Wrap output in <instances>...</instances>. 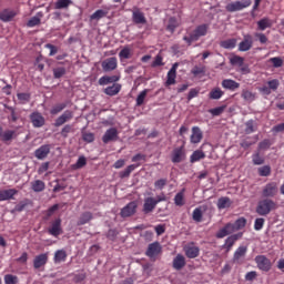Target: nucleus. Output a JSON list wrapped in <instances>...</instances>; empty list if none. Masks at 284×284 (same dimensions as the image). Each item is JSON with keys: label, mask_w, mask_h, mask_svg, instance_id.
I'll return each mask as SVG.
<instances>
[{"label": "nucleus", "mask_w": 284, "mask_h": 284, "mask_svg": "<svg viewBox=\"0 0 284 284\" xmlns=\"http://www.w3.org/2000/svg\"><path fill=\"white\" fill-rule=\"evenodd\" d=\"M247 225V220L245 217H239L235 223H227L225 226L219 230L215 234L216 239H225V236H230L233 232H239V230H243Z\"/></svg>", "instance_id": "nucleus-1"}, {"label": "nucleus", "mask_w": 284, "mask_h": 284, "mask_svg": "<svg viewBox=\"0 0 284 284\" xmlns=\"http://www.w3.org/2000/svg\"><path fill=\"white\" fill-rule=\"evenodd\" d=\"M207 32H210V24L202 23L191 32H189V36L183 37V41H185L186 45H192L195 41H199L201 37H206Z\"/></svg>", "instance_id": "nucleus-2"}, {"label": "nucleus", "mask_w": 284, "mask_h": 284, "mask_svg": "<svg viewBox=\"0 0 284 284\" xmlns=\"http://www.w3.org/2000/svg\"><path fill=\"white\" fill-rule=\"evenodd\" d=\"M276 207L277 205L274 200L266 197L257 203L255 212L258 214V216H267V214L273 212V210H276Z\"/></svg>", "instance_id": "nucleus-3"}, {"label": "nucleus", "mask_w": 284, "mask_h": 284, "mask_svg": "<svg viewBox=\"0 0 284 284\" xmlns=\"http://www.w3.org/2000/svg\"><path fill=\"white\" fill-rule=\"evenodd\" d=\"M252 6V0H241L226 4V12H241V10H245V8H250Z\"/></svg>", "instance_id": "nucleus-4"}, {"label": "nucleus", "mask_w": 284, "mask_h": 284, "mask_svg": "<svg viewBox=\"0 0 284 284\" xmlns=\"http://www.w3.org/2000/svg\"><path fill=\"white\" fill-rule=\"evenodd\" d=\"M278 194V183L268 182L262 190V196L264 199H274Z\"/></svg>", "instance_id": "nucleus-5"}, {"label": "nucleus", "mask_w": 284, "mask_h": 284, "mask_svg": "<svg viewBox=\"0 0 284 284\" xmlns=\"http://www.w3.org/2000/svg\"><path fill=\"white\" fill-rule=\"evenodd\" d=\"M132 22L135 26H145L148 23V18H145V13L139 9V7H133L132 9Z\"/></svg>", "instance_id": "nucleus-6"}, {"label": "nucleus", "mask_w": 284, "mask_h": 284, "mask_svg": "<svg viewBox=\"0 0 284 284\" xmlns=\"http://www.w3.org/2000/svg\"><path fill=\"white\" fill-rule=\"evenodd\" d=\"M48 233L51 236H61L63 234V229L61 227V217H57L50 222V226L48 227Z\"/></svg>", "instance_id": "nucleus-7"}, {"label": "nucleus", "mask_w": 284, "mask_h": 284, "mask_svg": "<svg viewBox=\"0 0 284 284\" xmlns=\"http://www.w3.org/2000/svg\"><path fill=\"white\" fill-rule=\"evenodd\" d=\"M255 263L262 272H270V270H272V261L265 255H257Z\"/></svg>", "instance_id": "nucleus-8"}, {"label": "nucleus", "mask_w": 284, "mask_h": 284, "mask_svg": "<svg viewBox=\"0 0 284 284\" xmlns=\"http://www.w3.org/2000/svg\"><path fill=\"white\" fill-rule=\"evenodd\" d=\"M186 258H197L201 254V248L194 244V242H190L183 247Z\"/></svg>", "instance_id": "nucleus-9"}, {"label": "nucleus", "mask_w": 284, "mask_h": 284, "mask_svg": "<svg viewBox=\"0 0 284 284\" xmlns=\"http://www.w3.org/2000/svg\"><path fill=\"white\" fill-rule=\"evenodd\" d=\"M136 207H139V204H136V202H130L121 210L120 216H122V219L133 216V214H136Z\"/></svg>", "instance_id": "nucleus-10"}, {"label": "nucleus", "mask_w": 284, "mask_h": 284, "mask_svg": "<svg viewBox=\"0 0 284 284\" xmlns=\"http://www.w3.org/2000/svg\"><path fill=\"white\" fill-rule=\"evenodd\" d=\"M176 70H179V63L175 62L166 74L165 88L176 84Z\"/></svg>", "instance_id": "nucleus-11"}, {"label": "nucleus", "mask_w": 284, "mask_h": 284, "mask_svg": "<svg viewBox=\"0 0 284 284\" xmlns=\"http://www.w3.org/2000/svg\"><path fill=\"white\" fill-rule=\"evenodd\" d=\"M74 118V112L67 110L64 111L54 122V128H61V125H64V123H68V121H72Z\"/></svg>", "instance_id": "nucleus-12"}, {"label": "nucleus", "mask_w": 284, "mask_h": 284, "mask_svg": "<svg viewBox=\"0 0 284 284\" xmlns=\"http://www.w3.org/2000/svg\"><path fill=\"white\" fill-rule=\"evenodd\" d=\"M101 65L103 72H112L113 70H116L119 61L116 60V58L112 57L102 61Z\"/></svg>", "instance_id": "nucleus-13"}, {"label": "nucleus", "mask_w": 284, "mask_h": 284, "mask_svg": "<svg viewBox=\"0 0 284 284\" xmlns=\"http://www.w3.org/2000/svg\"><path fill=\"white\" fill-rule=\"evenodd\" d=\"M161 252V244L159 242H153L149 244L148 250L145 252V256H149V258H155V256H159Z\"/></svg>", "instance_id": "nucleus-14"}, {"label": "nucleus", "mask_w": 284, "mask_h": 284, "mask_svg": "<svg viewBox=\"0 0 284 284\" xmlns=\"http://www.w3.org/2000/svg\"><path fill=\"white\" fill-rule=\"evenodd\" d=\"M171 161L172 163H182V161H185V148H175L172 152Z\"/></svg>", "instance_id": "nucleus-15"}, {"label": "nucleus", "mask_w": 284, "mask_h": 284, "mask_svg": "<svg viewBox=\"0 0 284 284\" xmlns=\"http://www.w3.org/2000/svg\"><path fill=\"white\" fill-rule=\"evenodd\" d=\"M118 139H119V130H116V128H110L103 134L102 142L108 144L112 141H116Z\"/></svg>", "instance_id": "nucleus-16"}, {"label": "nucleus", "mask_w": 284, "mask_h": 284, "mask_svg": "<svg viewBox=\"0 0 284 284\" xmlns=\"http://www.w3.org/2000/svg\"><path fill=\"white\" fill-rule=\"evenodd\" d=\"M48 258H49L48 253H41V254L37 255L33 258V267L36 270H41V267H45V265H48Z\"/></svg>", "instance_id": "nucleus-17"}, {"label": "nucleus", "mask_w": 284, "mask_h": 284, "mask_svg": "<svg viewBox=\"0 0 284 284\" xmlns=\"http://www.w3.org/2000/svg\"><path fill=\"white\" fill-rule=\"evenodd\" d=\"M252 45H254V39L250 34H245L242 42L239 44L240 52H247L252 50Z\"/></svg>", "instance_id": "nucleus-18"}, {"label": "nucleus", "mask_w": 284, "mask_h": 284, "mask_svg": "<svg viewBox=\"0 0 284 284\" xmlns=\"http://www.w3.org/2000/svg\"><path fill=\"white\" fill-rule=\"evenodd\" d=\"M30 121L33 128H43L45 125V118L40 112H33L30 114Z\"/></svg>", "instance_id": "nucleus-19"}, {"label": "nucleus", "mask_w": 284, "mask_h": 284, "mask_svg": "<svg viewBox=\"0 0 284 284\" xmlns=\"http://www.w3.org/2000/svg\"><path fill=\"white\" fill-rule=\"evenodd\" d=\"M51 146L50 144H43L34 151V156L39 161H43V159H48V154H50Z\"/></svg>", "instance_id": "nucleus-20"}, {"label": "nucleus", "mask_w": 284, "mask_h": 284, "mask_svg": "<svg viewBox=\"0 0 284 284\" xmlns=\"http://www.w3.org/2000/svg\"><path fill=\"white\" fill-rule=\"evenodd\" d=\"M240 239H243V233H237V234H233L230 235L226 240L225 243L223 245L224 250H226V252H231L232 247H234V244L236 243V241H239Z\"/></svg>", "instance_id": "nucleus-21"}, {"label": "nucleus", "mask_w": 284, "mask_h": 284, "mask_svg": "<svg viewBox=\"0 0 284 284\" xmlns=\"http://www.w3.org/2000/svg\"><path fill=\"white\" fill-rule=\"evenodd\" d=\"M17 14H19V12H17V10L3 9L0 12V21H3L4 23H10V21H12V19H14V17H17Z\"/></svg>", "instance_id": "nucleus-22"}, {"label": "nucleus", "mask_w": 284, "mask_h": 284, "mask_svg": "<svg viewBox=\"0 0 284 284\" xmlns=\"http://www.w3.org/2000/svg\"><path fill=\"white\" fill-rule=\"evenodd\" d=\"M19 194L17 189L0 190V201H12Z\"/></svg>", "instance_id": "nucleus-23"}, {"label": "nucleus", "mask_w": 284, "mask_h": 284, "mask_svg": "<svg viewBox=\"0 0 284 284\" xmlns=\"http://www.w3.org/2000/svg\"><path fill=\"white\" fill-rule=\"evenodd\" d=\"M156 209V202L154 197L144 199L142 212L143 214H151Z\"/></svg>", "instance_id": "nucleus-24"}, {"label": "nucleus", "mask_w": 284, "mask_h": 284, "mask_svg": "<svg viewBox=\"0 0 284 284\" xmlns=\"http://www.w3.org/2000/svg\"><path fill=\"white\" fill-rule=\"evenodd\" d=\"M187 262H185V256L183 254H178L172 262L173 270H176V272H181L183 267H185Z\"/></svg>", "instance_id": "nucleus-25"}, {"label": "nucleus", "mask_w": 284, "mask_h": 284, "mask_svg": "<svg viewBox=\"0 0 284 284\" xmlns=\"http://www.w3.org/2000/svg\"><path fill=\"white\" fill-rule=\"evenodd\" d=\"M0 139L3 143H8V141H12V139H17V131L7 130L3 132V126L0 125Z\"/></svg>", "instance_id": "nucleus-26"}, {"label": "nucleus", "mask_w": 284, "mask_h": 284, "mask_svg": "<svg viewBox=\"0 0 284 284\" xmlns=\"http://www.w3.org/2000/svg\"><path fill=\"white\" fill-rule=\"evenodd\" d=\"M222 88H224V90H230L231 92H235V90H239L241 88V83L232 79H224L222 81Z\"/></svg>", "instance_id": "nucleus-27"}, {"label": "nucleus", "mask_w": 284, "mask_h": 284, "mask_svg": "<svg viewBox=\"0 0 284 284\" xmlns=\"http://www.w3.org/2000/svg\"><path fill=\"white\" fill-rule=\"evenodd\" d=\"M191 143H201L203 141V131H201V128L199 126H193L192 128V134L190 138Z\"/></svg>", "instance_id": "nucleus-28"}, {"label": "nucleus", "mask_w": 284, "mask_h": 284, "mask_svg": "<svg viewBox=\"0 0 284 284\" xmlns=\"http://www.w3.org/2000/svg\"><path fill=\"white\" fill-rule=\"evenodd\" d=\"M121 81L120 75H104L99 79V85H108L110 83H116Z\"/></svg>", "instance_id": "nucleus-29"}, {"label": "nucleus", "mask_w": 284, "mask_h": 284, "mask_svg": "<svg viewBox=\"0 0 284 284\" xmlns=\"http://www.w3.org/2000/svg\"><path fill=\"white\" fill-rule=\"evenodd\" d=\"M245 254H247V246L237 247L233 255V262L241 263V258H245Z\"/></svg>", "instance_id": "nucleus-30"}, {"label": "nucleus", "mask_w": 284, "mask_h": 284, "mask_svg": "<svg viewBox=\"0 0 284 284\" xmlns=\"http://www.w3.org/2000/svg\"><path fill=\"white\" fill-rule=\"evenodd\" d=\"M92 219H94V215L92 214V212L90 211H85L83 213H81L77 225L81 226V225H87V223H90V221H92Z\"/></svg>", "instance_id": "nucleus-31"}, {"label": "nucleus", "mask_w": 284, "mask_h": 284, "mask_svg": "<svg viewBox=\"0 0 284 284\" xmlns=\"http://www.w3.org/2000/svg\"><path fill=\"white\" fill-rule=\"evenodd\" d=\"M41 19H43V11L38 12L27 22V28H36V26H41Z\"/></svg>", "instance_id": "nucleus-32"}, {"label": "nucleus", "mask_w": 284, "mask_h": 284, "mask_svg": "<svg viewBox=\"0 0 284 284\" xmlns=\"http://www.w3.org/2000/svg\"><path fill=\"white\" fill-rule=\"evenodd\" d=\"M217 210H227L232 207V200L229 196H222L217 200Z\"/></svg>", "instance_id": "nucleus-33"}, {"label": "nucleus", "mask_w": 284, "mask_h": 284, "mask_svg": "<svg viewBox=\"0 0 284 284\" xmlns=\"http://www.w3.org/2000/svg\"><path fill=\"white\" fill-rule=\"evenodd\" d=\"M121 92V84L119 83H114L111 87H106L104 89V94H106L108 97H116V94H119Z\"/></svg>", "instance_id": "nucleus-34"}, {"label": "nucleus", "mask_w": 284, "mask_h": 284, "mask_svg": "<svg viewBox=\"0 0 284 284\" xmlns=\"http://www.w3.org/2000/svg\"><path fill=\"white\" fill-rule=\"evenodd\" d=\"M108 14H109L108 10L98 9L95 12H93L90 16V21H101V19H105Z\"/></svg>", "instance_id": "nucleus-35"}, {"label": "nucleus", "mask_w": 284, "mask_h": 284, "mask_svg": "<svg viewBox=\"0 0 284 284\" xmlns=\"http://www.w3.org/2000/svg\"><path fill=\"white\" fill-rule=\"evenodd\" d=\"M174 204L178 205V207H183L185 205V189H182L176 195L174 196Z\"/></svg>", "instance_id": "nucleus-36"}, {"label": "nucleus", "mask_w": 284, "mask_h": 284, "mask_svg": "<svg viewBox=\"0 0 284 284\" xmlns=\"http://www.w3.org/2000/svg\"><path fill=\"white\" fill-rule=\"evenodd\" d=\"M67 258H68V253L65 252V250L55 251L54 257H53L54 263H63L67 261Z\"/></svg>", "instance_id": "nucleus-37"}, {"label": "nucleus", "mask_w": 284, "mask_h": 284, "mask_svg": "<svg viewBox=\"0 0 284 284\" xmlns=\"http://www.w3.org/2000/svg\"><path fill=\"white\" fill-rule=\"evenodd\" d=\"M202 159H205V152L196 150L191 154L190 163H197V161H202Z\"/></svg>", "instance_id": "nucleus-38"}, {"label": "nucleus", "mask_w": 284, "mask_h": 284, "mask_svg": "<svg viewBox=\"0 0 284 284\" xmlns=\"http://www.w3.org/2000/svg\"><path fill=\"white\" fill-rule=\"evenodd\" d=\"M241 97L244 99V101H248V103L256 100V93H253L247 89L242 90Z\"/></svg>", "instance_id": "nucleus-39"}, {"label": "nucleus", "mask_w": 284, "mask_h": 284, "mask_svg": "<svg viewBox=\"0 0 284 284\" xmlns=\"http://www.w3.org/2000/svg\"><path fill=\"white\" fill-rule=\"evenodd\" d=\"M179 28V20L176 18L171 17L169 19V23L166 26V30L171 32V34H174L175 30Z\"/></svg>", "instance_id": "nucleus-40"}, {"label": "nucleus", "mask_w": 284, "mask_h": 284, "mask_svg": "<svg viewBox=\"0 0 284 284\" xmlns=\"http://www.w3.org/2000/svg\"><path fill=\"white\" fill-rule=\"evenodd\" d=\"M31 189L33 190V192H43V190H45V182L41 180H36L31 182Z\"/></svg>", "instance_id": "nucleus-41"}, {"label": "nucleus", "mask_w": 284, "mask_h": 284, "mask_svg": "<svg viewBox=\"0 0 284 284\" xmlns=\"http://www.w3.org/2000/svg\"><path fill=\"white\" fill-rule=\"evenodd\" d=\"M253 165H263L265 163V156L261 154V151H256L252 155Z\"/></svg>", "instance_id": "nucleus-42"}, {"label": "nucleus", "mask_w": 284, "mask_h": 284, "mask_svg": "<svg viewBox=\"0 0 284 284\" xmlns=\"http://www.w3.org/2000/svg\"><path fill=\"white\" fill-rule=\"evenodd\" d=\"M221 48L224 50H234L236 48V39H227L220 43Z\"/></svg>", "instance_id": "nucleus-43"}, {"label": "nucleus", "mask_w": 284, "mask_h": 284, "mask_svg": "<svg viewBox=\"0 0 284 284\" xmlns=\"http://www.w3.org/2000/svg\"><path fill=\"white\" fill-rule=\"evenodd\" d=\"M257 28L261 31L267 30V28H272V20L268 18H263L260 21H257Z\"/></svg>", "instance_id": "nucleus-44"}, {"label": "nucleus", "mask_w": 284, "mask_h": 284, "mask_svg": "<svg viewBox=\"0 0 284 284\" xmlns=\"http://www.w3.org/2000/svg\"><path fill=\"white\" fill-rule=\"evenodd\" d=\"M136 168H139V164H130L126 166L125 171L120 172V179H128Z\"/></svg>", "instance_id": "nucleus-45"}, {"label": "nucleus", "mask_w": 284, "mask_h": 284, "mask_svg": "<svg viewBox=\"0 0 284 284\" xmlns=\"http://www.w3.org/2000/svg\"><path fill=\"white\" fill-rule=\"evenodd\" d=\"M72 6V0H58L55 2V10H65Z\"/></svg>", "instance_id": "nucleus-46"}, {"label": "nucleus", "mask_w": 284, "mask_h": 284, "mask_svg": "<svg viewBox=\"0 0 284 284\" xmlns=\"http://www.w3.org/2000/svg\"><path fill=\"white\" fill-rule=\"evenodd\" d=\"M231 65H239V68H243V63H245V58L240 55H233L230 58Z\"/></svg>", "instance_id": "nucleus-47"}, {"label": "nucleus", "mask_w": 284, "mask_h": 284, "mask_svg": "<svg viewBox=\"0 0 284 284\" xmlns=\"http://www.w3.org/2000/svg\"><path fill=\"white\" fill-rule=\"evenodd\" d=\"M68 108V103L63 102V103H58L55 104L51 110H50V114L52 115H57L60 112H63L64 109Z\"/></svg>", "instance_id": "nucleus-48"}, {"label": "nucleus", "mask_w": 284, "mask_h": 284, "mask_svg": "<svg viewBox=\"0 0 284 284\" xmlns=\"http://www.w3.org/2000/svg\"><path fill=\"white\" fill-rule=\"evenodd\" d=\"M223 94H225V93L223 92V90H221V88H214L209 93V98L213 99V100H219V99H221V97H223Z\"/></svg>", "instance_id": "nucleus-49"}, {"label": "nucleus", "mask_w": 284, "mask_h": 284, "mask_svg": "<svg viewBox=\"0 0 284 284\" xmlns=\"http://www.w3.org/2000/svg\"><path fill=\"white\" fill-rule=\"evenodd\" d=\"M59 210V204H54L51 207H49L47 211H44L43 221H50V217Z\"/></svg>", "instance_id": "nucleus-50"}, {"label": "nucleus", "mask_w": 284, "mask_h": 284, "mask_svg": "<svg viewBox=\"0 0 284 284\" xmlns=\"http://www.w3.org/2000/svg\"><path fill=\"white\" fill-rule=\"evenodd\" d=\"M150 92V89H144L142 92L139 93L136 98V105L141 106L143 103H145V97H148V93Z\"/></svg>", "instance_id": "nucleus-51"}, {"label": "nucleus", "mask_w": 284, "mask_h": 284, "mask_svg": "<svg viewBox=\"0 0 284 284\" xmlns=\"http://www.w3.org/2000/svg\"><path fill=\"white\" fill-rule=\"evenodd\" d=\"M274 142H272L270 139H265L262 142L258 143V152L263 151V150H270V148H272Z\"/></svg>", "instance_id": "nucleus-52"}, {"label": "nucleus", "mask_w": 284, "mask_h": 284, "mask_svg": "<svg viewBox=\"0 0 284 284\" xmlns=\"http://www.w3.org/2000/svg\"><path fill=\"white\" fill-rule=\"evenodd\" d=\"M88 165V160L85 156H80L75 164L72 165L73 170H81V168H85Z\"/></svg>", "instance_id": "nucleus-53"}, {"label": "nucleus", "mask_w": 284, "mask_h": 284, "mask_svg": "<svg viewBox=\"0 0 284 284\" xmlns=\"http://www.w3.org/2000/svg\"><path fill=\"white\" fill-rule=\"evenodd\" d=\"M132 57V49H130V47H124L120 53H119V58L120 59H130Z\"/></svg>", "instance_id": "nucleus-54"}, {"label": "nucleus", "mask_w": 284, "mask_h": 284, "mask_svg": "<svg viewBox=\"0 0 284 284\" xmlns=\"http://www.w3.org/2000/svg\"><path fill=\"white\" fill-rule=\"evenodd\" d=\"M74 132V126L72 124H67L62 128L60 134L63 136V139H68V134Z\"/></svg>", "instance_id": "nucleus-55"}, {"label": "nucleus", "mask_w": 284, "mask_h": 284, "mask_svg": "<svg viewBox=\"0 0 284 284\" xmlns=\"http://www.w3.org/2000/svg\"><path fill=\"white\" fill-rule=\"evenodd\" d=\"M65 68L64 67H58L53 69V77L55 79H61L62 77H65Z\"/></svg>", "instance_id": "nucleus-56"}, {"label": "nucleus", "mask_w": 284, "mask_h": 284, "mask_svg": "<svg viewBox=\"0 0 284 284\" xmlns=\"http://www.w3.org/2000/svg\"><path fill=\"white\" fill-rule=\"evenodd\" d=\"M258 174L261 176H270V174H272V166L270 165H264V166H261L258 170H257Z\"/></svg>", "instance_id": "nucleus-57"}, {"label": "nucleus", "mask_w": 284, "mask_h": 284, "mask_svg": "<svg viewBox=\"0 0 284 284\" xmlns=\"http://www.w3.org/2000/svg\"><path fill=\"white\" fill-rule=\"evenodd\" d=\"M245 132L246 134H252L253 132H256V124L254 123V120H248L246 123Z\"/></svg>", "instance_id": "nucleus-58"}, {"label": "nucleus", "mask_w": 284, "mask_h": 284, "mask_svg": "<svg viewBox=\"0 0 284 284\" xmlns=\"http://www.w3.org/2000/svg\"><path fill=\"white\" fill-rule=\"evenodd\" d=\"M193 221H195V223H201V221H203V211H201L200 207H196L193 211Z\"/></svg>", "instance_id": "nucleus-59"}, {"label": "nucleus", "mask_w": 284, "mask_h": 284, "mask_svg": "<svg viewBox=\"0 0 284 284\" xmlns=\"http://www.w3.org/2000/svg\"><path fill=\"white\" fill-rule=\"evenodd\" d=\"M268 61L272 63L273 68H283V58L281 57L271 58Z\"/></svg>", "instance_id": "nucleus-60"}, {"label": "nucleus", "mask_w": 284, "mask_h": 284, "mask_svg": "<svg viewBox=\"0 0 284 284\" xmlns=\"http://www.w3.org/2000/svg\"><path fill=\"white\" fill-rule=\"evenodd\" d=\"M94 133L91 132H82V140L84 143H94Z\"/></svg>", "instance_id": "nucleus-61"}, {"label": "nucleus", "mask_w": 284, "mask_h": 284, "mask_svg": "<svg viewBox=\"0 0 284 284\" xmlns=\"http://www.w3.org/2000/svg\"><path fill=\"white\" fill-rule=\"evenodd\" d=\"M267 85L271 92H276V90H278V85H281V82L278 79H273L267 82Z\"/></svg>", "instance_id": "nucleus-62"}, {"label": "nucleus", "mask_w": 284, "mask_h": 284, "mask_svg": "<svg viewBox=\"0 0 284 284\" xmlns=\"http://www.w3.org/2000/svg\"><path fill=\"white\" fill-rule=\"evenodd\" d=\"M4 283L6 284H17L19 283V277L12 274L4 275Z\"/></svg>", "instance_id": "nucleus-63"}, {"label": "nucleus", "mask_w": 284, "mask_h": 284, "mask_svg": "<svg viewBox=\"0 0 284 284\" xmlns=\"http://www.w3.org/2000/svg\"><path fill=\"white\" fill-rule=\"evenodd\" d=\"M17 97L20 103L22 104L30 102V93H18Z\"/></svg>", "instance_id": "nucleus-64"}]
</instances>
